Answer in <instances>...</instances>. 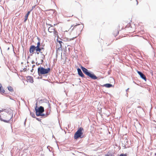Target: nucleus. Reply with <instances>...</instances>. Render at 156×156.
<instances>
[{
    "label": "nucleus",
    "instance_id": "obj_55",
    "mask_svg": "<svg viewBox=\"0 0 156 156\" xmlns=\"http://www.w3.org/2000/svg\"><path fill=\"white\" fill-rule=\"evenodd\" d=\"M155 155H156V153H155Z\"/></svg>",
    "mask_w": 156,
    "mask_h": 156
},
{
    "label": "nucleus",
    "instance_id": "obj_19",
    "mask_svg": "<svg viewBox=\"0 0 156 156\" xmlns=\"http://www.w3.org/2000/svg\"><path fill=\"white\" fill-rule=\"evenodd\" d=\"M119 33V31L118 30H116L113 33V34L115 36V37Z\"/></svg>",
    "mask_w": 156,
    "mask_h": 156
},
{
    "label": "nucleus",
    "instance_id": "obj_34",
    "mask_svg": "<svg viewBox=\"0 0 156 156\" xmlns=\"http://www.w3.org/2000/svg\"><path fill=\"white\" fill-rule=\"evenodd\" d=\"M35 5L33 6H32V9L30 11H31L33 9L35 8Z\"/></svg>",
    "mask_w": 156,
    "mask_h": 156
},
{
    "label": "nucleus",
    "instance_id": "obj_10",
    "mask_svg": "<svg viewBox=\"0 0 156 156\" xmlns=\"http://www.w3.org/2000/svg\"><path fill=\"white\" fill-rule=\"evenodd\" d=\"M78 74L82 78H85V76L81 71V69H77Z\"/></svg>",
    "mask_w": 156,
    "mask_h": 156
},
{
    "label": "nucleus",
    "instance_id": "obj_47",
    "mask_svg": "<svg viewBox=\"0 0 156 156\" xmlns=\"http://www.w3.org/2000/svg\"><path fill=\"white\" fill-rule=\"evenodd\" d=\"M129 89V88H128L126 90V92H127L128 91Z\"/></svg>",
    "mask_w": 156,
    "mask_h": 156
},
{
    "label": "nucleus",
    "instance_id": "obj_56",
    "mask_svg": "<svg viewBox=\"0 0 156 156\" xmlns=\"http://www.w3.org/2000/svg\"><path fill=\"white\" fill-rule=\"evenodd\" d=\"M105 68H106L107 67H105Z\"/></svg>",
    "mask_w": 156,
    "mask_h": 156
},
{
    "label": "nucleus",
    "instance_id": "obj_37",
    "mask_svg": "<svg viewBox=\"0 0 156 156\" xmlns=\"http://www.w3.org/2000/svg\"><path fill=\"white\" fill-rule=\"evenodd\" d=\"M35 105H36L35 107H37V102L36 103Z\"/></svg>",
    "mask_w": 156,
    "mask_h": 156
},
{
    "label": "nucleus",
    "instance_id": "obj_33",
    "mask_svg": "<svg viewBox=\"0 0 156 156\" xmlns=\"http://www.w3.org/2000/svg\"><path fill=\"white\" fill-rule=\"evenodd\" d=\"M111 70H109L108 72V75H110V74L111 73Z\"/></svg>",
    "mask_w": 156,
    "mask_h": 156
},
{
    "label": "nucleus",
    "instance_id": "obj_30",
    "mask_svg": "<svg viewBox=\"0 0 156 156\" xmlns=\"http://www.w3.org/2000/svg\"><path fill=\"white\" fill-rule=\"evenodd\" d=\"M22 70H20V72H23V70H24V71H26V70H27V69H22Z\"/></svg>",
    "mask_w": 156,
    "mask_h": 156
},
{
    "label": "nucleus",
    "instance_id": "obj_8",
    "mask_svg": "<svg viewBox=\"0 0 156 156\" xmlns=\"http://www.w3.org/2000/svg\"><path fill=\"white\" fill-rule=\"evenodd\" d=\"M35 51L36 52V46L34 45H31L29 49L30 52L31 53L34 54Z\"/></svg>",
    "mask_w": 156,
    "mask_h": 156
},
{
    "label": "nucleus",
    "instance_id": "obj_5",
    "mask_svg": "<svg viewBox=\"0 0 156 156\" xmlns=\"http://www.w3.org/2000/svg\"><path fill=\"white\" fill-rule=\"evenodd\" d=\"M36 115L37 116H40V114L43 113L44 111V108L43 107L40 106L39 107H35V108Z\"/></svg>",
    "mask_w": 156,
    "mask_h": 156
},
{
    "label": "nucleus",
    "instance_id": "obj_48",
    "mask_svg": "<svg viewBox=\"0 0 156 156\" xmlns=\"http://www.w3.org/2000/svg\"><path fill=\"white\" fill-rule=\"evenodd\" d=\"M42 76H41V77H40V78H39V77H38V78L39 79V78H40V79H42Z\"/></svg>",
    "mask_w": 156,
    "mask_h": 156
},
{
    "label": "nucleus",
    "instance_id": "obj_41",
    "mask_svg": "<svg viewBox=\"0 0 156 156\" xmlns=\"http://www.w3.org/2000/svg\"><path fill=\"white\" fill-rule=\"evenodd\" d=\"M125 140L126 141V143L128 142V140L127 139H125Z\"/></svg>",
    "mask_w": 156,
    "mask_h": 156
},
{
    "label": "nucleus",
    "instance_id": "obj_18",
    "mask_svg": "<svg viewBox=\"0 0 156 156\" xmlns=\"http://www.w3.org/2000/svg\"><path fill=\"white\" fill-rule=\"evenodd\" d=\"M69 47L68 45H67V47H66L65 46V49H64V50L63 54H65V52H66V51H67V49H68V50L69 52H70V48L69 47Z\"/></svg>",
    "mask_w": 156,
    "mask_h": 156
},
{
    "label": "nucleus",
    "instance_id": "obj_29",
    "mask_svg": "<svg viewBox=\"0 0 156 156\" xmlns=\"http://www.w3.org/2000/svg\"><path fill=\"white\" fill-rule=\"evenodd\" d=\"M57 42H58L59 43V44H60V43H63H63L62 42V41H59V40H58V39H57Z\"/></svg>",
    "mask_w": 156,
    "mask_h": 156
},
{
    "label": "nucleus",
    "instance_id": "obj_3",
    "mask_svg": "<svg viewBox=\"0 0 156 156\" xmlns=\"http://www.w3.org/2000/svg\"><path fill=\"white\" fill-rule=\"evenodd\" d=\"M44 46H42V47L40 48V50L36 51V53L37 55L40 53L41 58L42 59V60L44 58L45 56L47 54V51L44 48Z\"/></svg>",
    "mask_w": 156,
    "mask_h": 156
},
{
    "label": "nucleus",
    "instance_id": "obj_54",
    "mask_svg": "<svg viewBox=\"0 0 156 156\" xmlns=\"http://www.w3.org/2000/svg\"><path fill=\"white\" fill-rule=\"evenodd\" d=\"M73 26V25H72L71 26V28Z\"/></svg>",
    "mask_w": 156,
    "mask_h": 156
},
{
    "label": "nucleus",
    "instance_id": "obj_28",
    "mask_svg": "<svg viewBox=\"0 0 156 156\" xmlns=\"http://www.w3.org/2000/svg\"><path fill=\"white\" fill-rule=\"evenodd\" d=\"M40 116H42L43 117H45V114H43V113H41L40 114Z\"/></svg>",
    "mask_w": 156,
    "mask_h": 156
},
{
    "label": "nucleus",
    "instance_id": "obj_35",
    "mask_svg": "<svg viewBox=\"0 0 156 156\" xmlns=\"http://www.w3.org/2000/svg\"><path fill=\"white\" fill-rule=\"evenodd\" d=\"M4 109H2V110H0V112H2V113H3V112Z\"/></svg>",
    "mask_w": 156,
    "mask_h": 156
},
{
    "label": "nucleus",
    "instance_id": "obj_39",
    "mask_svg": "<svg viewBox=\"0 0 156 156\" xmlns=\"http://www.w3.org/2000/svg\"><path fill=\"white\" fill-rule=\"evenodd\" d=\"M38 68H44L43 67H41V66L38 67Z\"/></svg>",
    "mask_w": 156,
    "mask_h": 156
},
{
    "label": "nucleus",
    "instance_id": "obj_20",
    "mask_svg": "<svg viewBox=\"0 0 156 156\" xmlns=\"http://www.w3.org/2000/svg\"><path fill=\"white\" fill-rule=\"evenodd\" d=\"M8 89L10 91L12 92L13 91V90L12 87L10 86L8 87Z\"/></svg>",
    "mask_w": 156,
    "mask_h": 156
},
{
    "label": "nucleus",
    "instance_id": "obj_27",
    "mask_svg": "<svg viewBox=\"0 0 156 156\" xmlns=\"http://www.w3.org/2000/svg\"><path fill=\"white\" fill-rule=\"evenodd\" d=\"M60 44V47L58 49L59 50H60V49H62V43H60V44Z\"/></svg>",
    "mask_w": 156,
    "mask_h": 156
},
{
    "label": "nucleus",
    "instance_id": "obj_38",
    "mask_svg": "<svg viewBox=\"0 0 156 156\" xmlns=\"http://www.w3.org/2000/svg\"><path fill=\"white\" fill-rule=\"evenodd\" d=\"M109 154V155L110 156H113V154H112L110 153V154Z\"/></svg>",
    "mask_w": 156,
    "mask_h": 156
},
{
    "label": "nucleus",
    "instance_id": "obj_51",
    "mask_svg": "<svg viewBox=\"0 0 156 156\" xmlns=\"http://www.w3.org/2000/svg\"><path fill=\"white\" fill-rule=\"evenodd\" d=\"M34 61H32V64H34Z\"/></svg>",
    "mask_w": 156,
    "mask_h": 156
},
{
    "label": "nucleus",
    "instance_id": "obj_53",
    "mask_svg": "<svg viewBox=\"0 0 156 156\" xmlns=\"http://www.w3.org/2000/svg\"><path fill=\"white\" fill-rule=\"evenodd\" d=\"M136 1H137V5L138 4V1L137 0H136Z\"/></svg>",
    "mask_w": 156,
    "mask_h": 156
},
{
    "label": "nucleus",
    "instance_id": "obj_11",
    "mask_svg": "<svg viewBox=\"0 0 156 156\" xmlns=\"http://www.w3.org/2000/svg\"><path fill=\"white\" fill-rule=\"evenodd\" d=\"M27 81L28 82H30L32 83L34 82L33 77L30 76L27 77Z\"/></svg>",
    "mask_w": 156,
    "mask_h": 156
},
{
    "label": "nucleus",
    "instance_id": "obj_49",
    "mask_svg": "<svg viewBox=\"0 0 156 156\" xmlns=\"http://www.w3.org/2000/svg\"><path fill=\"white\" fill-rule=\"evenodd\" d=\"M133 82L134 83H135V84H137L134 81H133Z\"/></svg>",
    "mask_w": 156,
    "mask_h": 156
},
{
    "label": "nucleus",
    "instance_id": "obj_36",
    "mask_svg": "<svg viewBox=\"0 0 156 156\" xmlns=\"http://www.w3.org/2000/svg\"><path fill=\"white\" fill-rule=\"evenodd\" d=\"M105 156H110L108 154H105Z\"/></svg>",
    "mask_w": 156,
    "mask_h": 156
},
{
    "label": "nucleus",
    "instance_id": "obj_2",
    "mask_svg": "<svg viewBox=\"0 0 156 156\" xmlns=\"http://www.w3.org/2000/svg\"><path fill=\"white\" fill-rule=\"evenodd\" d=\"M83 129L82 127H80L75 133L74 138L76 140L79 138H83L84 137L83 135Z\"/></svg>",
    "mask_w": 156,
    "mask_h": 156
},
{
    "label": "nucleus",
    "instance_id": "obj_12",
    "mask_svg": "<svg viewBox=\"0 0 156 156\" xmlns=\"http://www.w3.org/2000/svg\"><path fill=\"white\" fill-rule=\"evenodd\" d=\"M42 46H44L42 44H41L40 41H38L37 43V45L36 46V51L40 50V48L42 47Z\"/></svg>",
    "mask_w": 156,
    "mask_h": 156
},
{
    "label": "nucleus",
    "instance_id": "obj_1",
    "mask_svg": "<svg viewBox=\"0 0 156 156\" xmlns=\"http://www.w3.org/2000/svg\"><path fill=\"white\" fill-rule=\"evenodd\" d=\"M83 72L88 77L93 80H96L98 79V77L91 71L88 70L87 69H81Z\"/></svg>",
    "mask_w": 156,
    "mask_h": 156
},
{
    "label": "nucleus",
    "instance_id": "obj_16",
    "mask_svg": "<svg viewBox=\"0 0 156 156\" xmlns=\"http://www.w3.org/2000/svg\"><path fill=\"white\" fill-rule=\"evenodd\" d=\"M76 68H85V67L83 66L80 64L77 63L76 65H75Z\"/></svg>",
    "mask_w": 156,
    "mask_h": 156
},
{
    "label": "nucleus",
    "instance_id": "obj_52",
    "mask_svg": "<svg viewBox=\"0 0 156 156\" xmlns=\"http://www.w3.org/2000/svg\"><path fill=\"white\" fill-rule=\"evenodd\" d=\"M10 98L12 100V98H11V97H10Z\"/></svg>",
    "mask_w": 156,
    "mask_h": 156
},
{
    "label": "nucleus",
    "instance_id": "obj_24",
    "mask_svg": "<svg viewBox=\"0 0 156 156\" xmlns=\"http://www.w3.org/2000/svg\"><path fill=\"white\" fill-rule=\"evenodd\" d=\"M53 32V33H54V36L55 35V36H56V35H58V32H57V31L56 30H55Z\"/></svg>",
    "mask_w": 156,
    "mask_h": 156
},
{
    "label": "nucleus",
    "instance_id": "obj_32",
    "mask_svg": "<svg viewBox=\"0 0 156 156\" xmlns=\"http://www.w3.org/2000/svg\"><path fill=\"white\" fill-rule=\"evenodd\" d=\"M35 118H36V119L37 120H38V121H41V119H39V118H36V117H35Z\"/></svg>",
    "mask_w": 156,
    "mask_h": 156
},
{
    "label": "nucleus",
    "instance_id": "obj_21",
    "mask_svg": "<svg viewBox=\"0 0 156 156\" xmlns=\"http://www.w3.org/2000/svg\"><path fill=\"white\" fill-rule=\"evenodd\" d=\"M30 115L33 118H35V116L34 114L30 111Z\"/></svg>",
    "mask_w": 156,
    "mask_h": 156
},
{
    "label": "nucleus",
    "instance_id": "obj_9",
    "mask_svg": "<svg viewBox=\"0 0 156 156\" xmlns=\"http://www.w3.org/2000/svg\"><path fill=\"white\" fill-rule=\"evenodd\" d=\"M137 73L140 76V77L145 81H146L147 78L145 75L141 72L137 70Z\"/></svg>",
    "mask_w": 156,
    "mask_h": 156
},
{
    "label": "nucleus",
    "instance_id": "obj_44",
    "mask_svg": "<svg viewBox=\"0 0 156 156\" xmlns=\"http://www.w3.org/2000/svg\"><path fill=\"white\" fill-rule=\"evenodd\" d=\"M35 66V65H33L32 66V68H34V67Z\"/></svg>",
    "mask_w": 156,
    "mask_h": 156
},
{
    "label": "nucleus",
    "instance_id": "obj_40",
    "mask_svg": "<svg viewBox=\"0 0 156 156\" xmlns=\"http://www.w3.org/2000/svg\"><path fill=\"white\" fill-rule=\"evenodd\" d=\"M37 39L38 41H40V39L39 37H37Z\"/></svg>",
    "mask_w": 156,
    "mask_h": 156
},
{
    "label": "nucleus",
    "instance_id": "obj_26",
    "mask_svg": "<svg viewBox=\"0 0 156 156\" xmlns=\"http://www.w3.org/2000/svg\"><path fill=\"white\" fill-rule=\"evenodd\" d=\"M11 71H12V72H13V71H14V72L15 73H16V69H9Z\"/></svg>",
    "mask_w": 156,
    "mask_h": 156
},
{
    "label": "nucleus",
    "instance_id": "obj_13",
    "mask_svg": "<svg viewBox=\"0 0 156 156\" xmlns=\"http://www.w3.org/2000/svg\"><path fill=\"white\" fill-rule=\"evenodd\" d=\"M30 12L31 11H28L27 13L26 14L25 16L24 19V22H26L27 21L28 18V17L30 13Z\"/></svg>",
    "mask_w": 156,
    "mask_h": 156
},
{
    "label": "nucleus",
    "instance_id": "obj_17",
    "mask_svg": "<svg viewBox=\"0 0 156 156\" xmlns=\"http://www.w3.org/2000/svg\"><path fill=\"white\" fill-rule=\"evenodd\" d=\"M55 30V28L49 27L48 28V31L50 33L53 32Z\"/></svg>",
    "mask_w": 156,
    "mask_h": 156
},
{
    "label": "nucleus",
    "instance_id": "obj_42",
    "mask_svg": "<svg viewBox=\"0 0 156 156\" xmlns=\"http://www.w3.org/2000/svg\"><path fill=\"white\" fill-rule=\"evenodd\" d=\"M53 10L54 12H53V13H55V12L56 11L55 10Z\"/></svg>",
    "mask_w": 156,
    "mask_h": 156
},
{
    "label": "nucleus",
    "instance_id": "obj_7",
    "mask_svg": "<svg viewBox=\"0 0 156 156\" xmlns=\"http://www.w3.org/2000/svg\"><path fill=\"white\" fill-rule=\"evenodd\" d=\"M3 113L5 114V113H7L9 114L13 115V112L12 110L9 108H7L5 109H4Z\"/></svg>",
    "mask_w": 156,
    "mask_h": 156
},
{
    "label": "nucleus",
    "instance_id": "obj_22",
    "mask_svg": "<svg viewBox=\"0 0 156 156\" xmlns=\"http://www.w3.org/2000/svg\"><path fill=\"white\" fill-rule=\"evenodd\" d=\"M138 111H140L141 114H142L144 113V111L143 109L142 108H141L140 107V109Z\"/></svg>",
    "mask_w": 156,
    "mask_h": 156
},
{
    "label": "nucleus",
    "instance_id": "obj_4",
    "mask_svg": "<svg viewBox=\"0 0 156 156\" xmlns=\"http://www.w3.org/2000/svg\"><path fill=\"white\" fill-rule=\"evenodd\" d=\"M50 70L51 69H37L38 74L40 76L48 73Z\"/></svg>",
    "mask_w": 156,
    "mask_h": 156
},
{
    "label": "nucleus",
    "instance_id": "obj_43",
    "mask_svg": "<svg viewBox=\"0 0 156 156\" xmlns=\"http://www.w3.org/2000/svg\"><path fill=\"white\" fill-rule=\"evenodd\" d=\"M36 65H39V64H40V63H37H37H36Z\"/></svg>",
    "mask_w": 156,
    "mask_h": 156
},
{
    "label": "nucleus",
    "instance_id": "obj_15",
    "mask_svg": "<svg viewBox=\"0 0 156 156\" xmlns=\"http://www.w3.org/2000/svg\"><path fill=\"white\" fill-rule=\"evenodd\" d=\"M103 87H105L107 88H110L114 86L112 84L110 83H106L103 85Z\"/></svg>",
    "mask_w": 156,
    "mask_h": 156
},
{
    "label": "nucleus",
    "instance_id": "obj_50",
    "mask_svg": "<svg viewBox=\"0 0 156 156\" xmlns=\"http://www.w3.org/2000/svg\"><path fill=\"white\" fill-rule=\"evenodd\" d=\"M33 69H32V70H31V71L32 72V70H33Z\"/></svg>",
    "mask_w": 156,
    "mask_h": 156
},
{
    "label": "nucleus",
    "instance_id": "obj_46",
    "mask_svg": "<svg viewBox=\"0 0 156 156\" xmlns=\"http://www.w3.org/2000/svg\"><path fill=\"white\" fill-rule=\"evenodd\" d=\"M9 47H8V48L7 49V50L8 51V50H9Z\"/></svg>",
    "mask_w": 156,
    "mask_h": 156
},
{
    "label": "nucleus",
    "instance_id": "obj_25",
    "mask_svg": "<svg viewBox=\"0 0 156 156\" xmlns=\"http://www.w3.org/2000/svg\"><path fill=\"white\" fill-rule=\"evenodd\" d=\"M80 24H77L76 25H75L74 26V27L72 29V30H73V29L76 27L78 26H80Z\"/></svg>",
    "mask_w": 156,
    "mask_h": 156
},
{
    "label": "nucleus",
    "instance_id": "obj_23",
    "mask_svg": "<svg viewBox=\"0 0 156 156\" xmlns=\"http://www.w3.org/2000/svg\"><path fill=\"white\" fill-rule=\"evenodd\" d=\"M83 27L84 26L83 25H80L79 27V30H81L80 32H81L82 30H83Z\"/></svg>",
    "mask_w": 156,
    "mask_h": 156
},
{
    "label": "nucleus",
    "instance_id": "obj_45",
    "mask_svg": "<svg viewBox=\"0 0 156 156\" xmlns=\"http://www.w3.org/2000/svg\"><path fill=\"white\" fill-rule=\"evenodd\" d=\"M26 119H25V121L24 123V124L25 125V124H26Z\"/></svg>",
    "mask_w": 156,
    "mask_h": 156
},
{
    "label": "nucleus",
    "instance_id": "obj_14",
    "mask_svg": "<svg viewBox=\"0 0 156 156\" xmlns=\"http://www.w3.org/2000/svg\"><path fill=\"white\" fill-rule=\"evenodd\" d=\"M5 92V90L3 89L2 84L0 83V93L3 94Z\"/></svg>",
    "mask_w": 156,
    "mask_h": 156
},
{
    "label": "nucleus",
    "instance_id": "obj_31",
    "mask_svg": "<svg viewBox=\"0 0 156 156\" xmlns=\"http://www.w3.org/2000/svg\"><path fill=\"white\" fill-rule=\"evenodd\" d=\"M46 24H47V25H48V26H50V27H53V25H52L51 24H47V23H46Z\"/></svg>",
    "mask_w": 156,
    "mask_h": 156
},
{
    "label": "nucleus",
    "instance_id": "obj_6",
    "mask_svg": "<svg viewBox=\"0 0 156 156\" xmlns=\"http://www.w3.org/2000/svg\"><path fill=\"white\" fill-rule=\"evenodd\" d=\"M48 105V112H47L45 114V117L49 115L50 112L51 111V106L49 102V101L47 100H46L45 101V102Z\"/></svg>",
    "mask_w": 156,
    "mask_h": 156
}]
</instances>
